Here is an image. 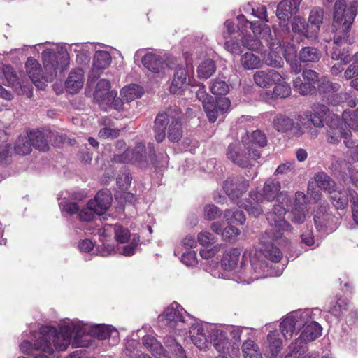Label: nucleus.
<instances>
[{"mask_svg": "<svg viewBox=\"0 0 358 358\" xmlns=\"http://www.w3.org/2000/svg\"><path fill=\"white\" fill-rule=\"evenodd\" d=\"M340 87L338 83H334L326 77H322L318 85V91L320 94H329L328 98H330V95L338 91Z\"/></svg>", "mask_w": 358, "mask_h": 358, "instance_id": "46", "label": "nucleus"}, {"mask_svg": "<svg viewBox=\"0 0 358 358\" xmlns=\"http://www.w3.org/2000/svg\"><path fill=\"white\" fill-rule=\"evenodd\" d=\"M111 86L109 80L106 79L100 80L96 87L94 93V99L103 110H107L109 104L117 96V92L110 91Z\"/></svg>", "mask_w": 358, "mask_h": 358, "instance_id": "19", "label": "nucleus"}, {"mask_svg": "<svg viewBox=\"0 0 358 358\" xmlns=\"http://www.w3.org/2000/svg\"><path fill=\"white\" fill-rule=\"evenodd\" d=\"M310 313V310L294 313L283 320L280 323V330L285 339H289L294 333L301 329L307 322Z\"/></svg>", "mask_w": 358, "mask_h": 358, "instance_id": "16", "label": "nucleus"}, {"mask_svg": "<svg viewBox=\"0 0 358 358\" xmlns=\"http://www.w3.org/2000/svg\"><path fill=\"white\" fill-rule=\"evenodd\" d=\"M282 55L287 62H290L296 58V49L295 45L291 43H284L282 45Z\"/></svg>", "mask_w": 358, "mask_h": 358, "instance_id": "63", "label": "nucleus"}, {"mask_svg": "<svg viewBox=\"0 0 358 358\" xmlns=\"http://www.w3.org/2000/svg\"><path fill=\"white\" fill-rule=\"evenodd\" d=\"M201 257L206 259V271L216 278H223L224 271V250L220 246H214L212 248L200 250Z\"/></svg>", "mask_w": 358, "mask_h": 358, "instance_id": "13", "label": "nucleus"}, {"mask_svg": "<svg viewBox=\"0 0 358 358\" xmlns=\"http://www.w3.org/2000/svg\"><path fill=\"white\" fill-rule=\"evenodd\" d=\"M145 147L141 143H137L136 147L132 149L127 148L123 152H115L113 160L117 163H135L145 160Z\"/></svg>", "mask_w": 358, "mask_h": 358, "instance_id": "21", "label": "nucleus"}, {"mask_svg": "<svg viewBox=\"0 0 358 358\" xmlns=\"http://www.w3.org/2000/svg\"><path fill=\"white\" fill-rule=\"evenodd\" d=\"M295 10L292 1L282 0L277 6L276 15L281 22H286Z\"/></svg>", "mask_w": 358, "mask_h": 358, "instance_id": "39", "label": "nucleus"}, {"mask_svg": "<svg viewBox=\"0 0 358 358\" xmlns=\"http://www.w3.org/2000/svg\"><path fill=\"white\" fill-rule=\"evenodd\" d=\"M29 139L31 141L32 147L41 151L48 150V143L47 136L43 131L40 130H34L29 133Z\"/></svg>", "mask_w": 358, "mask_h": 358, "instance_id": "38", "label": "nucleus"}, {"mask_svg": "<svg viewBox=\"0 0 358 358\" xmlns=\"http://www.w3.org/2000/svg\"><path fill=\"white\" fill-rule=\"evenodd\" d=\"M83 71L80 69H76L70 72L65 82V87L69 93L73 94L77 93L83 87Z\"/></svg>", "mask_w": 358, "mask_h": 358, "instance_id": "35", "label": "nucleus"}, {"mask_svg": "<svg viewBox=\"0 0 358 358\" xmlns=\"http://www.w3.org/2000/svg\"><path fill=\"white\" fill-rule=\"evenodd\" d=\"M161 325L178 336L190 339L200 350H206L213 345L219 353L217 358H224V330L222 324L198 320L189 314L178 303L174 301L159 315Z\"/></svg>", "mask_w": 358, "mask_h": 358, "instance_id": "1", "label": "nucleus"}, {"mask_svg": "<svg viewBox=\"0 0 358 358\" xmlns=\"http://www.w3.org/2000/svg\"><path fill=\"white\" fill-rule=\"evenodd\" d=\"M351 136L350 130H345L339 127V121L332 122L327 131V142L332 144H336L343 138V142L346 147L351 148L354 145V142L348 138Z\"/></svg>", "mask_w": 358, "mask_h": 358, "instance_id": "23", "label": "nucleus"}, {"mask_svg": "<svg viewBox=\"0 0 358 358\" xmlns=\"http://www.w3.org/2000/svg\"><path fill=\"white\" fill-rule=\"evenodd\" d=\"M139 242V236L137 235H134L131 242L129 244L124 245L122 248L119 249L120 253L126 257L134 255L138 249Z\"/></svg>", "mask_w": 358, "mask_h": 358, "instance_id": "56", "label": "nucleus"}, {"mask_svg": "<svg viewBox=\"0 0 358 358\" xmlns=\"http://www.w3.org/2000/svg\"><path fill=\"white\" fill-rule=\"evenodd\" d=\"M345 123L352 130L358 131V108L352 110H345L342 115Z\"/></svg>", "mask_w": 358, "mask_h": 358, "instance_id": "52", "label": "nucleus"}, {"mask_svg": "<svg viewBox=\"0 0 358 358\" xmlns=\"http://www.w3.org/2000/svg\"><path fill=\"white\" fill-rule=\"evenodd\" d=\"M285 214L286 210L283 206L275 205L272 210L266 214V219L271 228L265 232L271 240L285 245L287 244L288 239L283 236V234L292 228L285 219Z\"/></svg>", "mask_w": 358, "mask_h": 358, "instance_id": "8", "label": "nucleus"}, {"mask_svg": "<svg viewBox=\"0 0 358 358\" xmlns=\"http://www.w3.org/2000/svg\"><path fill=\"white\" fill-rule=\"evenodd\" d=\"M79 331L83 339L88 340L89 347L93 345V338L99 340L110 339L111 344L117 345L120 341L119 331L112 325L105 324H89L78 320Z\"/></svg>", "mask_w": 358, "mask_h": 358, "instance_id": "9", "label": "nucleus"}, {"mask_svg": "<svg viewBox=\"0 0 358 358\" xmlns=\"http://www.w3.org/2000/svg\"><path fill=\"white\" fill-rule=\"evenodd\" d=\"M242 351L245 358H263L257 344L253 341L248 340L244 342Z\"/></svg>", "mask_w": 358, "mask_h": 358, "instance_id": "48", "label": "nucleus"}, {"mask_svg": "<svg viewBox=\"0 0 358 358\" xmlns=\"http://www.w3.org/2000/svg\"><path fill=\"white\" fill-rule=\"evenodd\" d=\"M70 50L76 53V62L78 64H85L90 61L91 50L94 45L88 43H73L68 45Z\"/></svg>", "mask_w": 358, "mask_h": 358, "instance_id": "36", "label": "nucleus"}, {"mask_svg": "<svg viewBox=\"0 0 358 358\" xmlns=\"http://www.w3.org/2000/svg\"><path fill=\"white\" fill-rule=\"evenodd\" d=\"M93 224H87L86 229L91 234L99 235L101 245H98L97 252L102 257H107L115 252L113 244L108 242L112 236L115 235V240L120 243H124L131 237V233L127 228L118 224H106L102 227L96 223V227L92 228Z\"/></svg>", "mask_w": 358, "mask_h": 358, "instance_id": "6", "label": "nucleus"}, {"mask_svg": "<svg viewBox=\"0 0 358 358\" xmlns=\"http://www.w3.org/2000/svg\"><path fill=\"white\" fill-rule=\"evenodd\" d=\"M78 319L62 320L58 329L51 326L41 327V338L36 343L42 352L52 355L55 350L65 351L71 344L72 348H88L89 341L82 338Z\"/></svg>", "mask_w": 358, "mask_h": 358, "instance_id": "3", "label": "nucleus"}, {"mask_svg": "<svg viewBox=\"0 0 358 358\" xmlns=\"http://www.w3.org/2000/svg\"><path fill=\"white\" fill-rule=\"evenodd\" d=\"M2 73L5 80L1 81V84L13 87L17 83V75L10 66H6L2 70Z\"/></svg>", "mask_w": 358, "mask_h": 358, "instance_id": "57", "label": "nucleus"}, {"mask_svg": "<svg viewBox=\"0 0 358 358\" xmlns=\"http://www.w3.org/2000/svg\"><path fill=\"white\" fill-rule=\"evenodd\" d=\"M323 17V10L320 8H314L310 13L308 21L312 25L315 26L316 28H319L322 24Z\"/></svg>", "mask_w": 358, "mask_h": 358, "instance_id": "59", "label": "nucleus"}, {"mask_svg": "<svg viewBox=\"0 0 358 358\" xmlns=\"http://www.w3.org/2000/svg\"><path fill=\"white\" fill-rule=\"evenodd\" d=\"M275 87L273 90L266 92L267 98L269 99H283L289 96L291 94V87L285 82H278L274 84Z\"/></svg>", "mask_w": 358, "mask_h": 358, "instance_id": "40", "label": "nucleus"}, {"mask_svg": "<svg viewBox=\"0 0 358 358\" xmlns=\"http://www.w3.org/2000/svg\"><path fill=\"white\" fill-rule=\"evenodd\" d=\"M317 187L330 194L336 187L335 182L323 172L317 173L315 176Z\"/></svg>", "mask_w": 358, "mask_h": 358, "instance_id": "44", "label": "nucleus"}, {"mask_svg": "<svg viewBox=\"0 0 358 358\" xmlns=\"http://www.w3.org/2000/svg\"><path fill=\"white\" fill-rule=\"evenodd\" d=\"M236 20L238 22L237 27L243 35V45L250 50L262 52L264 41L262 39L259 33L266 26L259 29L256 23L247 20L244 14L239 15Z\"/></svg>", "mask_w": 358, "mask_h": 358, "instance_id": "10", "label": "nucleus"}, {"mask_svg": "<svg viewBox=\"0 0 358 358\" xmlns=\"http://www.w3.org/2000/svg\"><path fill=\"white\" fill-rule=\"evenodd\" d=\"M294 90L301 95L313 93L315 90V86L312 85L310 83L303 82L301 78L298 77L294 80Z\"/></svg>", "mask_w": 358, "mask_h": 358, "instance_id": "51", "label": "nucleus"}, {"mask_svg": "<svg viewBox=\"0 0 358 358\" xmlns=\"http://www.w3.org/2000/svg\"><path fill=\"white\" fill-rule=\"evenodd\" d=\"M225 220L229 224L225 227V242H234L240 235V230L234 224H243L245 220L243 211L238 209L225 211Z\"/></svg>", "mask_w": 358, "mask_h": 358, "instance_id": "17", "label": "nucleus"}, {"mask_svg": "<svg viewBox=\"0 0 358 358\" xmlns=\"http://www.w3.org/2000/svg\"><path fill=\"white\" fill-rule=\"evenodd\" d=\"M280 189L281 187L279 181L269 179L265 182L262 192H251L250 197L257 204L262 203L265 200L270 202L273 201L280 194Z\"/></svg>", "mask_w": 358, "mask_h": 358, "instance_id": "18", "label": "nucleus"}, {"mask_svg": "<svg viewBox=\"0 0 358 358\" xmlns=\"http://www.w3.org/2000/svg\"><path fill=\"white\" fill-rule=\"evenodd\" d=\"M282 77L277 71L273 69L259 70L254 73L253 80L261 88H268L282 81Z\"/></svg>", "mask_w": 358, "mask_h": 358, "instance_id": "24", "label": "nucleus"}, {"mask_svg": "<svg viewBox=\"0 0 358 358\" xmlns=\"http://www.w3.org/2000/svg\"><path fill=\"white\" fill-rule=\"evenodd\" d=\"M349 196L352 204V213L354 221L358 224V194L352 189L341 191L336 187L330 193V200L336 209H345L348 206Z\"/></svg>", "mask_w": 358, "mask_h": 358, "instance_id": "14", "label": "nucleus"}, {"mask_svg": "<svg viewBox=\"0 0 358 358\" xmlns=\"http://www.w3.org/2000/svg\"><path fill=\"white\" fill-rule=\"evenodd\" d=\"M44 68L43 73L39 62L28 57L25 67L27 74L35 85L43 89L45 82H52L58 75H63L70 66V56L66 44H59L53 48H46L41 53Z\"/></svg>", "mask_w": 358, "mask_h": 358, "instance_id": "2", "label": "nucleus"}, {"mask_svg": "<svg viewBox=\"0 0 358 358\" xmlns=\"http://www.w3.org/2000/svg\"><path fill=\"white\" fill-rule=\"evenodd\" d=\"M196 96L198 100L201 101L209 121L215 122L217 120L219 110L212 96L206 93L204 86L199 87L196 92Z\"/></svg>", "mask_w": 358, "mask_h": 358, "instance_id": "27", "label": "nucleus"}, {"mask_svg": "<svg viewBox=\"0 0 358 358\" xmlns=\"http://www.w3.org/2000/svg\"><path fill=\"white\" fill-rule=\"evenodd\" d=\"M187 84V70L182 64L178 65L169 87V91L173 94H181Z\"/></svg>", "mask_w": 358, "mask_h": 358, "instance_id": "33", "label": "nucleus"}, {"mask_svg": "<svg viewBox=\"0 0 358 358\" xmlns=\"http://www.w3.org/2000/svg\"><path fill=\"white\" fill-rule=\"evenodd\" d=\"M298 120L303 129H309V133L314 138L317 136L318 133L316 129H312L310 125L313 124L316 128L324 126L323 116L317 113L306 112L303 115L299 116Z\"/></svg>", "mask_w": 358, "mask_h": 358, "instance_id": "30", "label": "nucleus"}, {"mask_svg": "<svg viewBox=\"0 0 358 358\" xmlns=\"http://www.w3.org/2000/svg\"><path fill=\"white\" fill-rule=\"evenodd\" d=\"M144 67L153 73H159L166 66L164 59L153 52H147L142 58Z\"/></svg>", "mask_w": 358, "mask_h": 358, "instance_id": "34", "label": "nucleus"}, {"mask_svg": "<svg viewBox=\"0 0 358 358\" xmlns=\"http://www.w3.org/2000/svg\"><path fill=\"white\" fill-rule=\"evenodd\" d=\"M241 132L243 145L248 148H255V145L264 147L267 144V138L261 130L254 131L250 134L243 130H241Z\"/></svg>", "mask_w": 358, "mask_h": 358, "instance_id": "32", "label": "nucleus"}, {"mask_svg": "<svg viewBox=\"0 0 358 358\" xmlns=\"http://www.w3.org/2000/svg\"><path fill=\"white\" fill-rule=\"evenodd\" d=\"M31 336L33 338L34 342L31 343L29 341L24 340L20 344V348L23 353L30 355L33 352L34 350L41 351L42 352V349L38 348L36 346V343L41 338V328L38 332L32 331Z\"/></svg>", "mask_w": 358, "mask_h": 358, "instance_id": "45", "label": "nucleus"}, {"mask_svg": "<svg viewBox=\"0 0 358 358\" xmlns=\"http://www.w3.org/2000/svg\"><path fill=\"white\" fill-rule=\"evenodd\" d=\"M211 92L216 96V104L222 101L224 94V80L223 77H218L215 79L210 86Z\"/></svg>", "mask_w": 358, "mask_h": 358, "instance_id": "53", "label": "nucleus"}, {"mask_svg": "<svg viewBox=\"0 0 358 358\" xmlns=\"http://www.w3.org/2000/svg\"><path fill=\"white\" fill-rule=\"evenodd\" d=\"M347 168L348 173L344 172L342 175V179L345 183L351 182L357 185L358 182V170L357 168L351 164H345Z\"/></svg>", "mask_w": 358, "mask_h": 358, "instance_id": "54", "label": "nucleus"}, {"mask_svg": "<svg viewBox=\"0 0 358 358\" xmlns=\"http://www.w3.org/2000/svg\"><path fill=\"white\" fill-rule=\"evenodd\" d=\"M306 196L302 192L295 194L294 206L290 212L289 218L294 224H301L306 220Z\"/></svg>", "mask_w": 358, "mask_h": 358, "instance_id": "25", "label": "nucleus"}, {"mask_svg": "<svg viewBox=\"0 0 358 358\" xmlns=\"http://www.w3.org/2000/svg\"><path fill=\"white\" fill-rule=\"evenodd\" d=\"M111 63V56L107 51H96L94 57L93 67L89 76L90 79H95L99 76L100 71L109 66Z\"/></svg>", "mask_w": 358, "mask_h": 358, "instance_id": "31", "label": "nucleus"}, {"mask_svg": "<svg viewBox=\"0 0 358 358\" xmlns=\"http://www.w3.org/2000/svg\"><path fill=\"white\" fill-rule=\"evenodd\" d=\"M350 6L346 5V0H337L334 9L333 27L335 29L334 42L338 45L343 41L352 43L350 38V27L357 13L358 0L347 1Z\"/></svg>", "mask_w": 358, "mask_h": 358, "instance_id": "5", "label": "nucleus"}, {"mask_svg": "<svg viewBox=\"0 0 358 358\" xmlns=\"http://www.w3.org/2000/svg\"><path fill=\"white\" fill-rule=\"evenodd\" d=\"M182 112L177 106L159 112L155 117L153 127L154 137L157 143H162L166 137L171 142H178L182 137Z\"/></svg>", "mask_w": 358, "mask_h": 358, "instance_id": "4", "label": "nucleus"}, {"mask_svg": "<svg viewBox=\"0 0 358 358\" xmlns=\"http://www.w3.org/2000/svg\"><path fill=\"white\" fill-rule=\"evenodd\" d=\"M321 56L322 53L317 48L310 46L303 48L299 52L300 62L306 64L317 62Z\"/></svg>", "mask_w": 358, "mask_h": 358, "instance_id": "37", "label": "nucleus"}, {"mask_svg": "<svg viewBox=\"0 0 358 358\" xmlns=\"http://www.w3.org/2000/svg\"><path fill=\"white\" fill-rule=\"evenodd\" d=\"M248 187V180L244 178H229L225 181V193L231 199L235 200L245 192Z\"/></svg>", "mask_w": 358, "mask_h": 358, "instance_id": "28", "label": "nucleus"}, {"mask_svg": "<svg viewBox=\"0 0 358 358\" xmlns=\"http://www.w3.org/2000/svg\"><path fill=\"white\" fill-rule=\"evenodd\" d=\"M259 34L270 50L268 54L264 57L265 64L273 68L282 67L284 61L282 57V44L280 40L276 37V34L275 33V37H273L269 27H264Z\"/></svg>", "mask_w": 358, "mask_h": 358, "instance_id": "11", "label": "nucleus"}, {"mask_svg": "<svg viewBox=\"0 0 358 358\" xmlns=\"http://www.w3.org/2000/svg\"><path fill=\"white\" fill-rule=\"evenodd\" d=\"M273 127L278 132L285 133L290 131L293 136L299 137L304 134V131L299 124L295 123L290 117L285 115H278L273 120Z\"/></svg>", "mask_w": 358, "mask_h": 358, "instance_id": "22", "label": "nucleus"}, {"mask_svg": "<svg viewBox=\"0 0 358 358\" xmlns=\"http://www.w3.org/2000/svg\"><path fill=\"white\" fill-rule=\"evenodd\" d=\"M241 64L246 69H257L261 65V59L252 52H246L241 57Z\"/></svg>", "mask_w": 358, "mask_h": 358, "instance_id": "49", "label": "nucleus"}, {"mask_svg": "<svg viewBox=\"0 0 358 358\" xmlns=\"http://www.w3.org/2000/svg\"><path fill=\"white\" fill-rule=\"evenodd\" d=\"M312 313L310 310L307 322H305V324L302 325V331L297 338L302 343H308L313 341L322 334V328L317 322L313 320Z\"/></svg>", "mask_w": 358, "mask_h": 358, "instance_id": "26", "label": "nucleus"}, {"mask_svg": "<svg viewBox=\"0 0 358 358\" xmlns=\"http://www.w3.org/2000/svg\"><path fill=\"white\" fill-rule=\"evenodd\" d=\"M142 94V88L136 84L126 86L120 91V96L126 101V103H129L138 97H141Z\"/></svg>", "mask_w": 358, "mask_h": 358, "instance_id": "43", "label": "nucleus"}, {"mask_svg": "<svg viewBox=\"0 0 358 358\" xmlns=\"http://www.w3.org/2000/svg\"><path fill=\"white\" fill-rule=\"evenodd\" d=\"M245 149L242 150L236 145H230L228 147L227 157L236 165L248 168L254 165L260 157V152L256 148H248L244 146Z\"/></svg>", "mask_w": 358, "mask_h": 358, "instance_id": "15", "label": "nucleus"}, {"mask_svg": "<svg viewBox=\"0 0 358 358\" xmlns=\"http://www.w3.org/2000/svg\"><path fill=\"white\" fill-rule=\"evenodd\" d=\"M215 64L212 59H208L202 62L197 69V74L200 78L207 79L215 71Z\"/></svg>", "mask_w": 358, "mask_h": 358, "instance_id": "47", "label": "nucleus"}, {"mask_svg": "<svg viewBox=\"0 0 358 358\" xmlns=\"http://www.w3.org/2000/svg\"><path fill=\"white\" fill-rule=\"evenodd\" d=\"M131 176L127 170L120 172L117 177V185L122 190H126L131 182Z\"/></svg>", "mask_w": 358, "mask_h": 358, "instance_id": "60", "label": "nucleus"}, {"mask_svg": "<svg viewBox=\"0 0 358 358\" xmlns=\"http://www.w3.org/2000/svg\"><path fill=\"white\" fill-rule=\"evenodd\" d=\"M113 198L108 189L98 192L94 198L88 201L90 208H93L96 215H101L109 208Z\"/></svg>", "mask_w": 358, "mask_h": 358, "instance_id": "29", "label": "nucleus"}, {"mask_svg": "<svg viewBox=\"0 0 358 358\" xmlns=\"http://www.w3.org/2000/svg\"><path fill=\"white\" fill-rule=\"evenodd\" d=\"M304 352V346L298 339H296L288 347V352L285 358H299Z\"/></svg>", "mask_w": 358, "mask_h": 358, "instance_id": "55", "label": "nucleus"}, {"mask_svg": "<svg viewBox=\"0 0 358 358\" xmlns=\"http://www.w3.org/2000/svg\"><path fill=\"white\" fill-rule=\"evenodd\" d=\"M142 329L147 333L141 338V344L143 348L156 358H170L161 342L153 335L148 334L152 331L151 327H143Z\"/></svg>", "mask_w": 358, "mask_h": 358, "instance_id": "20", "label": "nucleus"}, {"mask_svg": "<svg viewBox=\"0 0 358 358\" xmlns=\"http://www.w3.org/2000/svg\"><path fill=\"white\" fill-rule=\"evenodd\" d=\"M261 242L263 243L262 250L266 258L273 262H278L281 259L282 253L278 248L269 241L264 240V237H262Z\"/></svg>", "mask_w": 358, "mask_h": 358, "instance_id": "41", "label": "nucleus"}, {"mask_svg": "<svg viewBox=\"0 0 358 358\" xmlns=\"http://www.w3.org/2000/svg\"><path fill=\"white\" fill-rule=\"evenodd\" d=\"M180 261L187 266H195L198 262L196 253L192 250L184 252L180 257Z\"/></svg>", "mask_w": 358, "mask_h": 358, "instance_id": "62", "label": "nucleus"}, {"mask_svg": "<svg viewBox=\"0 0 358 358\" xmlns=\"http://www.w3.org/2000/svg\"><path fill=\"white\" fill-rule=\"evenodd\" d=\"M267 348L271 353V356H276L280 352L282 347V341L277 331H271L267 335Z\"/></svg>", "mask_w": 358, "mask_h": 358, "instance_id": "42", "label": "nucleus"}, {"mask_svg": "<svg viewBox=\"0 0 358 358\" xmlns=\"http://www.w3.org/2000/svg\"><path fill=\"white\" fill-rule=\"evenodd\" d=\"M303 81L310 83L312 85L315 86V84L320 83V78L318 73L312 69L304 70L302 73Z\"/></svg>", "mask_w": 358, "mask_h": 358, "instance_id": "64", "label": "nucleus"}, {"mask_svg": "<svg viewBox=\"0 0 358 358\" xmlns=\"http://www.w3.org/2000/svg\"><path fill=\"white\" fill-rule=\"evenodd\" d=\"M241 250L233 248L225 255V278L231 279L237 282L250 283L254 280L262 277V271L263 265L259 262H251V265L255 270V275L252 278H247L245 274V269L240 261Z\"/></svg>", "mask_w": 358, "mask_h": 358, "instance_id": "7", "label": "nucleus"}, {"mask_svg": "<svg viewBox=\"0 0 358 358\" xmlns=\"http://www.w3.org/2000/svg\"><path fill=\"white\" fill-rule=\"evenodd\" d=\"M313 220L316 229L324 233L334 231L339 224V217L332 214L326 201L319 203L314 211Z\"/></svg>", "mask_w": 358, "mask_h": 358, "instance_id": "12", "label": "nucleus"}, {"mask_svg": "<svg viewBox=\"0 0 358 358\" xmlns=\"http://www.w3.org/2000/svg\"><path fill=\"white\" fill-rule=\"evenodd\" d=\"M348 310V303L343 300L339 299L334 304L333 307L330 310V313L337 317H340L344 315V313Z\"/></svg>", "mask_w": 358, "mask_h": 358, "instance_id": "61", "label": "nucleus"}, {"mask_svg": "<svg viewBox=\"0 0 358 358\" xmlns=\"http://www.w3.org/2000/svg\"><path fill=\"white\" fill-rule=\"evenodd\" d=\"M31 143L27 136H20L15 143V150L17 153L22 155H28L31 151Z\"/></svg>", "mask_w": 358, "mask_h": 358, "instance_id": "50", "label": "nucleus"}, {"mask_svg": "<svg viewBox=\"0 0 358 358\" xmlns=\"http://www.w3.org/2000/svg\"><path fill=\"white\" fill-rule=\"evenodd\" d=\"M139 342L133 338H127L124 345V353L130 358H134L141 351L138 350Z\"/></svg>", "mask_w": 358, "mask_h": 358, "instance_id": "58", "label": "nucleus"}]
</instances>
